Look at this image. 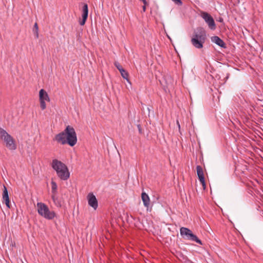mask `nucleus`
I'll return each mask as SVG.
<instances>
[{
    "mask_svg": "<svg viewBox=\"0 0 263 263\" xmlns=\"http://www.w3.org/2000/svg\"><path fill=\"white\" fill-rule=\"evenodd\" d=\"M55 140L62 144H68L73 146L77 142V134L74 129L68 125L63 132L55 136Z\"/></svg>",
    "mask_w": 263,
    "mask_h": 263,
    "instance_id": "obj_1",
    "label": "nucleus"
},
{
    "mask_svg": "<svg viewBox=\"0 0 263 263\" xmlns=\"http://www.w3.org/2000/svg\"><path fill=\"white\" fill-rule=\"evenodd\" d=\"M52 168L55 171L57 176L62 180H67L70 177L67 166L61 161L53 159L51 163Z\"/></svg>",
    "mask_w": 263,
    "mask_h": 263,
    "instance_id": "obj_2",
    "label": "nucleus"
},
{
    "mask_svg": "<svg viewBox=\"0 0 263 263\" xmlns=\"http://www.w3.org/2000/svg\"><path fill=\"white\" fill-rule=\"evenodd\" d=\"M206 40V32L202 28H198L194 32L191 39L192 45L196 48L201 49Z\"/></svg>",
    "mask_w": 263,
    "mask_h": 263,
    "instance_id": "obj_3",
    "label": "nucleus"
},
{
    "mask_svg": "<svg viewBox=\"0 0 263 263\" xmlns=\"http://www.w3.org/2000/svg\"><path fill=\"white\" fill-rule=\"evenodd\" d=\"M0 141H3L5 143L6 147L9 149L15 150L16 148V144L14 138L1 127H0Z\"/></svg>",
    "mask_w": 263,
    "mask_h": 263,
    "instance_id": "obj_4",
    "label": "nucleus"
},
{
    "mask_svg": "<svg viewBox=\"0 0 263 263\" xmlns=\"http://www.w3.org/2000/svg\"><path fill=\"white\" fill-rule=\"evenodd\" d=\"M37 212L41 216L48 220H52L56 217V213L50 211L48 206L44 203L37 202L36 204Z\"/></svg>",
    "mask_w": 263,
    "mask_h": 263,
    "instance_id": "obj_5",
    "label": "nucleus"
},
{
    "mask_svg": "<svg viewBox=\"0 0 263 263\" xmlns=\"http://www.w3.org/2000/svg\"><path fill=\"white\" fill-rule=\"evenodd\" d=\"M181 235L187 239L195 241L197 243L202 245L201 241L188 228L182 227L180 228Z\"/></svg>",
    "mask_w": 263,
    "mask_h": 263,
    "instance_id": "obj_6",
    "label": "nucleus"
},
{
    "mask_svg": "<svg viewBox=\"0 0 263 263\" xmlns=\"http://www.w3.org/2000/svg\"><path fill=\"white\" fill-rule=\"evenodd\" d=\"M201 16L208 25L209 27L212 30L216 29V24L212 16L206 12L202 11Z\"/></svg>",
    "mask_w": 263,
    "mask_h": 263,
    "instance_id": "obj_7",
    "label": "nucleus"
},
{
    "mask_svg": "<svg viewBox=\"0 0 263 263\" xmlns=\"http://www.w3.org/2000/svg\"><path fill=\"white\" fill-rule=\"evenodd\" d=\"M87 198L89 205L93 208L95 210H96L98 208V204L96 196L93 193H90L88 194Z\"/></svg>",
    "mask_w": 263,
    "mask_h": 263,
    "instance_id": "obj_8",
    "label": "nucleus"
},
{
    "mask_svg": "<svg viewBox=\"0 0 263 263\" xmlns=\"http://www.w3.org/2000/svg\"><path fill=\"white\" fill-rule=\"evenodd\" d=\"M196 170L198 179L200 183H201L203 189H205L206 185L203 169L201 166L197 165L196 167Z\"/></svg>",
    "mask_w": 263,
    "mask_h": 263,
    "instance_id": "obj_9",
    "label": "nucleus"
},
{
    "mask_svg": "<svg viewBox=\"0 0 263 263\" xmlns=\"http://www.w3.org/2000/svg\"><path fill=\"white\" fill-rule=\"evenodd\" d=\"M88 5L86 4H84L82 8V20L80 21V24L81 26H83L85 24V22L88 17Z\"/></svg>",
    "mask_w": 263,
    "mask_h": 263,
    "instance_id": "obj_10",
    "label": "nucleus"
},
{
    "mask_svg": "<svg viewBox=\"0 0 263 263\" xmlns=\"http://www.w3.org/2000/svg\"><path fill=\"white\" fill-rule=\"evenodd\" d=\"M211 41L221 47L224 48H226V45L225 43L223 42V40H222L220 37H219L217 36H212L211 37Z\"/></svg>",
    "mask_w": 263,
    "mask_h": 263,
    "instance_id": "obj_11",
    "label": "nucleus"
},
{
    "mask_svg": "<svg viewBox=\"0 0 263 263\" xmlns=\"http://www.w3.org/2000/svg\"><path fill=\"white\" fill-rule=\"evenodd\" d=\"M3 198L4 201L5 202V204L6 206L8 208H10V200L9 198V195L7 189L6 187L4 185V190H3Z\"/></svg>",
    "mask_w": 263,
    "mask_h": 263,
    "instance_id": "obj_12",
    "label": "nucleus"
},
{
    "mask_svg": "<svg viewBox=\"0 0 263 263\" xmlns=\"http://www.w3.org/2000/svg\"><path fill=\"white\" fill-rule=\"evenodd\" d=\"M39 98L40 101H46L48 102L50 101L48 95L47 94V92L43 89H41L39 91Z\"/></svg>",
    "mask_w": 263,
    "mask_h": 263,
    "instance_id": "obj_13",
    "label": "nucleus"
},
{
    "mask_svg": "<svg viewBox=\"0 0 263 263\" xmlns=\"http://www.w3.org/2000/svg\"><path fill=\"white\" fill-rule=\"evenodd\" d=\"M141 198L144 205L148 209L150 204V199L149 196L145 192H143L141 194Z\"/></svg>",
    "mask_w": 263,
    "mask_h": 263,
    "instance_id": "obj_14",
    "label": "nucleus"
},
{
    "mask_svg": "<svg viewBox=\"0 0 263 263\" xmlns=\"http://www.w3.org/2000/svg\"><path fill=\"white\" fill-rule=\"evenodd\" d=\"M51 198L54 203V204L57 207H61V203L60 200L59 199L58 197H57V194H53L51 195Z\"/></svg>",
    "mask_w": 263,
    "mask_h": 263,
    "instance_id": "obj_15",
    "label": "nucleus"
},
{
    "mask_svg": "<svg viewBox=\"0 0 263 263\" xmlns=\"http://www.w3.org/2000/svg\"><path fill=\"white\" fill-rule=\"evenodd\" d=\"M51 193L52 195L57 194L58 191V186L55 182L52 181L51 182Z\"/></svg>",
    "mask_w": 263,
    "mask_h": 263,
    "instance_id": "obj_16",
    "label": "nucleus"
},
{
    "mask_svg": "<svg viewBox=\"0 0 263 263\" xmlns=\"http://www.w3.org/2000/svg\"><path fill=\"white\" fill-rule=\"evenodd\" d=\"M120 72L123 78L126 79L128 82H129L128 73L127 71H126L124 69H123V70H121Z\"/></svg>",
    "mask_w": 263,
    "mask_h": 263,
    "instance_id": "obj_17",
    "label": "nucleus"
},
{
    "mask_svg": "<svg viewBox=\"0 0 263 263\" xmlns=\"http://www.w3.org/2000/svg\"><path fill=\"white\" fill-rule=\"evenodd\" d=\"M33 31L34 32V33L35 35L36 38H38L39 37V28L38 25L36 23H35L34 25V27L33 29Z\"/></svg>",
    "mask_w": 263,
    "mask_h": 263,
    "instance_id": "obj_18",
    "label": "nucleus"
},
{
    "mask_svg": "<svg viewBox=\"0 0 263 263\" xmlns=\"http://www.w3.org/2000/svg\"><path fill=\"white\" fill-rule=\"evenodd\" d=\"M114 65L116 67V68L119 70V71L124 69L118 62H115Z\"/></svg>",
    "mask_w": 263,
    "mask_h": 263,
    "instance_id": "obj_19",
    "label": "nucleus"
},
{
    "mask_svg": "<svg viewBox=\"0 0 263 263\" xmlns=\"http://www.w3.org/2000/svg\"><path fill=\"white\" fill-rule=\"evenodd\" d=\"M40 106L42 110H44L46 107V105L45 103V101H40Z\"/></svg>",
    "mask_w": 263,
    "mask_h": 263,
    "instance_id": "obj_20",
    "label": "nucleus"
},
{
    "mask_svg": "<svg viewBox=\"0 0 263 263\" xmlns=\"http://www.w3.org/2000/svg\"><path fill=\"white\" fill-rule=\"evenodd\" d=\"M175 3V4L179 5H181L182 4V3L181 0H172Z\"/></svg>",
    "mask_w": 263,
    "mask_h": 263,
    "instance_id": "obj_21",
    "label": "nucleus"
},
{
    "mask_svg": "<svg viewBox=\"0 0 263 263\" xmlns=\"http://www.w3.org/2000/svg\"><path fill=\"white\" fill-rule=\"evenodd\" d=\"M137 127L138 128V130L140 134H142V129L140 124L137 125Z\"/></svg>",
    "mask_w": 263,
    "mask_h": 263,
    "instance_id": "obj_22",
    "label": "nucleus"
},
{
    "mask_svg": "<svg viewBox=\"0 0 263 263\" xmlns=\"http://www.w3.org/2000/svg\"><path fill=\"white\" fill-rule=\"evenodd\" d=\"M140 1L142 2L144 5H147V3L146 2V0H140Z\"/></svg>",
    "mask_w": 263,
    "mask_h": 263,
    "instance_id": "obj_23",
    "label": "nucleus"
},
{
    "mask_svg": "<svg viewBox=\"0 0 263 263\" xmlns=\"http://www.w3.org/2000/svg\"><path fill=\"white\" fill-rule=\"evenodd\" d=\"M146 5H144L142 7V10L143 12H145L146 11Z\"/></svg>",
    "mask_w": 263,
    "mask_h": 263,
    "instance_id": "obj_24",
    "label": "nucleus"
},
{
    "mask_svg": "<svg viewBox=\"0 0 263 263\" xmlns=\"http://www.w3.org/2000/svg\"><path fill=\"white\" fill-rule=\"evenodd\" d=\"M177 124H178V125L179 127H180V125H179V122H178V121H177Z\"/></svg>",
    "mask_w": 263,
    "mask_h": 263,
    "instance_id": "obj_25",
    "label": "nucleus"
}]
</instances>
